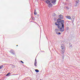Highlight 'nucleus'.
<instances>
[{
    "instance_id": "1",
    "label": "nucleus",
    "mask_w": 80,
    "mask_h": 80,
    "mask_svg": "<svg viewBox=\"0 0 80 80\" xmlns=\"http://www.w3.org/2000/svg\"><path fill=\"white\" fill-rule=\"evenodd\" d=\"M64 20H62L61 19L58 18L57 22L55 23V25L57 26L58 28H59L60 31L62 32H64Z\"/></svg>"
},
{
    "instance_id": "2",
    "label": "nucleus",
    "mask_w": 80,
    "mask_h": 80,
    "mask_svg": "<svg viewBox=\"0 0 80 80\" xmlns=\"http://www.w3.org/2000/svg\"><path fill=\"white\" fill-rule=\"evenodd\" d=\"M65 46L63 44H62L61 47V55L62 57H64L63 54L65 52Z\"/></svg>"
},
{
    "instance_id": "3",
    "label": "nucleus",
    "mask_w": 80,
    "mask_h": 80,
    "mask_svg": "<svg viewBox=\"0 0 80 80\" xmlns=\"http://www.w3.org/2000/svg\"><path fill=\"white\" fill-rule=\"evenodd\" d=\"M56 2V0H50V1H49V0H47L46 1V3L48 4L50 3H52L53 4H55Z\"/></svg>"
},
{
    "instance_id": "4",
    "label": "nucleus",
    "mask_w": 80,
    "mask_h": 80,
    "mask_svg": "<svg viewBox=\"0 0 80 80\" xmlns=\"http://www.w3.org/2000/svg\"><path fill=\"white\" fill-rule=\"evenodd\" d=\"M79 0H76V2H75L74 4V6L75 7H77L78 5V1Z\"/></svg>"
},
{
    "instance_id": "5",
    "label": "nucleus",
    "mask_w": 80,
    "mask_h": 80,
    "mask_svg": "<svg viewBox=\"0 0 80 80\" xmlns=\"http://www.w3.org/2000/svg\"><path fill=\"white\" fill-rule=\"evenodd\" d=\"M10 52L12 53V55H15V51H14L12 49L10 51Z\"/></svg>"
},
{
    "instance_id": "6",
    "label": "nucleus",
    "mask_w": 80,
    "mask_h": 80,
    "mask_svg": "<svg viewBox=\"0 0 80 80\" xmlns=\"http://www.w3.org/2000/svg\"><path fill=\"white\" fill-rule=\"evenodd\" d=\"M55 32L56 34H58V29H55Z\"/></svg>"
},
{
    "instance_id": "7",
    "label": "nucleus",
    "mask_w": 80,
    "mask_h": 80,
    "mask_svg": "<svg viewBox=\"0 0 80 80\" xmlns=\"http://www.w3.org/2000/svg\"><path fill=\"white\" fill-rule=\"evenodd\" d=\"M37 63V59L36 58L35 61V62H34V65L35 67H36Z\"/></svg>"
},
{
    "instance_id": "8",
    "label": "nucleus",
    "mask_w": 80,
    "mask_h": 80,
    "mask_svg": "<svg viewBox=\"0 0 80 80\" xmlns=\"http://www.w3.org/2000/svg\"><path fill=\"white\" fill-rule=\"evenodd\" d=\"M58 17L62 19L63 18V16L62 15H59Z\"/></svg>"
},
{
    "instance_id": "9",
    "label": "nucleus",
    "mask_w": 80,
    "mask_h": 80,
    "mask_svg": "<svg viewBox=\"0 0 80 80\" xmlns=\"http://www.w3.org/2000/svg\"><path fill=\"white\" fill-rule=\"evenodd\" d=\"M66 18H68V19H71V17L70 16H67L66 17Z\"/></svg>"
},
{
    "instance_id": "10",
    "label": "nucleus",
    "mask_w": 80,
    "mask_h": 80,
    "mask_svg": "<svg viewBox=\"0 0 80 80\" xmlns=\"http://www.w3.org/2000/svg\"><path fill=\"white\" fill-rule=\"evenodd\" d=\"M49 7H52V4L50 2L49 3Z\"/></svg>"
},
{
    "instance_id": "11",
    "label": "nucleus",
    "mask_w": 80,
    "mask_h": 80,
    "mask_svg": "<svg viewBox=\"0 0 80 80\" xmlns=\"http://www.w3.org/2000/svg\"><path fill=\"white\" fill-rule=\"evenodd\" d=\"M34 15H37V12H36V10H35L34 12Z\"/></svg>"
},
{
    "instance_id": "12",
    "label": "nucleus",
    "mask_w": 80,
    "mask_h": 80,
    "mask_svg": "<svg viewBox=\"0 0 80 80\" xmlns=\"http://www.w3.org/2000/svg\"><path fill=\"white\" fill-rule=\"evenodd\" d=\"M35 71L36 72H39V71L38 69H36Z\"/></svg>"
},
{
    "instance_id": "13",
    "label": "nucleus",
    "mask_w": 80,
    "mask_h": 80,
    "mask_svg": "<svg viewBox=\"0 0 80 80\" xmlns=\"http://www.w3.org/2000/svg\"><path fill=\"white\" fill-rule=\"evenodd\" d=\"M10 74V73L9 72L6 75V76H8V75H9Z\"/></svg>"
},
{
    "instance_id": "14",
    "label": "nucleus",
    "mask_w": 80,
    "mask_h": 80,
    "mask_svg": "<svg viewBox=\"0 0 80 80\" xmlns=\"http://www.w3.org/2000/svg\"><path fill=\"white\" fill-rule=\"evenodd\" d=\"M3 68V66H1L0 67V69H2Z\"/></svg>"
},
{
    "instance_id": "15",
    "label": "nucleus",
    "mask_w": 80,
    "mask_h": 80,
    "mask_svg": "<svg viewBox=\"0 0 80 80\" xmlns=\"http://www.w3.org/2000/svg\"><path fill=\"white\" fill-rule=\"evenodd\" d=\"M57 34H58H58L59 35H60V34H61V33H60V32H58Z\"/></svg>"
},
{
    "instance_id": "16",
    "label": "nucleus",
    "mask_w": 80,
    "mask_h": 80,
    "mask_svg": "<svg viewBox=\"0 0 80 80\" xmlns=\"http://www.w3.org/2000/svg\"><path fill=\"white\" fill-rule=\"evenodd\" d=\"M21 63H24V62L22 61H21Z\"/></svg>"
},
{
    "instance_id": "17",
    "label": "nucleus",
    "mask_w": 80,
    "mask_h": 80,
    "mask_svg": "<svg viewBox=\"0 0 80 80\" xmlns=\"http://www.w3.org/2000/svg\"><path fill=\"white\" fill-rule=\"evenodd\" d=\"M53 15H54V16H55V13H53Z\"/></svg>"
},
{
    "instance_id": "18",
    "label": "nucleus",
    "mask_w": 80,
    "mask_h": 80,
    "mask_svg": "<svg viewBox=\"0 0 80 80\" xmlns=\"http://www.w3.org/2000/svg\"><path fill=\"white\" fill-rule=\"evenodd\" d=\"M72 19L73 20H74V18H72Z\"/></svg>"
},
{
    "instance_id": "19",
    "label": "nucleus",
    "mask_w": 80,
    "mask_h": 80,
    "mask_svg": "<svg viewBox=\"0 0 80 80\" xmlns=\"http://www.w3.org/2000/svg\"><path fill=\"white\" fill-rule=\"evenodd\" d=\"M17 47H18V45H17Z\"/></svg>"
},
{
    "instance_id": "20",
    "label": "nucleus",
    "mask_w": 80,
    "mask_h": 80,
    "mask_svg": "<svg viewBox=\"0 0 80 80\" xmlns=\"http://www.w3.org/2000/svg\"><path fill=\"white\" fill-rule=\"evenodd\" d=\"M71 47V48H72V46H70V47Z\"/></svg>"
},
{
    "instance_id": "21",
    "label": "nucleus",
    "mask_w": 80,
    "mask_h": 80,
    "mask_svg": "<svg viewBox=\"0 0 80 80\" xmlns=\"http://www.w3.org/2000/svg\"><path fill=\"white\" fill-rule=\"evenodd\" d=\"M40 80H42V79H40Z\"/></svg>"
}]
</instances>
